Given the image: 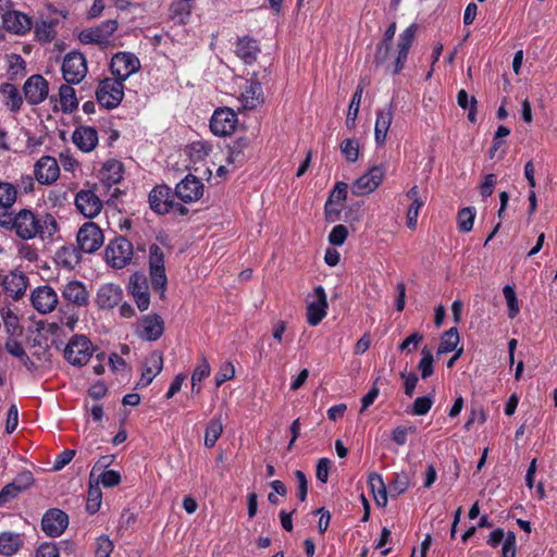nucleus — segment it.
<instances>
[{"label": "nucleus", "mask_w": 557, "mask_h": 557, "mask_svg": "<svg viewBox=\"0 0 557 557\" xmlns=\"http://www.w3.org/2000/svg\"><path fill=\"white\" fill-rule=\"evenodd\" d=\"M459 343V334L456 327L446 331L442 337L437 348L438 355H444L456 349Z\"/></svg>", "instance_id": "nucleus-40"}, {"label": "nucleus", "mask_w": 557, "mask_h": 557, "mask_svg": "<svg viewBox=\"0 0 557 557\" xmlns=\"http://www.w3.org/2000/svg\"><path fill=\"white\" fill-rule=\"evenodd\" d=\"M362 94H363V86L361 84H359L352 98H351V101H350V104L348 108L347 117H346V126L350 129L354 128L356 125V120L358 116V112H359V108H360V103H361V99H362Z\"/></svg>", "instance_id": "nucleus-39"}, {"label": "nucleus", "mask_w": 557, "mask_h": 557, "mask_svg": "<svg viewBox=\"0 0 557 557\" xmlns=\"http://www.w3.org/2000/svg\"><path fill=\"white\" fill-rule=\"evenodd\" d=\"M75 206L87 219L96 218L102 210V201L92 189H82L75 196Z\"/></svg>", "instance_id": "nucleus-14"}, {"label": "nucleus", "mask_w": 557, "mask_h": 557, "mask_svg": "<svg viewBox=\"0 0 557 557\" xmlns=\"http://www.w3.org/2000/svg\"><path fill=\"white\" fill-rule=\"evenodd\" d=\"M516 534L511 531H508L507 539L502 547V557H516Z\"/></svg>", "instance_id": "nucleus-62"}, {"label": "nucleus", "mask_w": 557, "mask_h": 557, "mask_svg": "<svg viewBox=\"0 0 557 557\" xmlns=\"http://www.w3.org/2000/svg\"><path fill=\"white\" fill-rule=\"evenodd\" d=\"M1 285L9 296L18 299L28 287V278L23 272L14 270L1 277Z\"/></svg>", "instance_id": "nucleus-22"}, {"label": "nucleus", "mask_w": 557, "mask_h": 557, "mask_svg": "<svg viewBox=\"0 0 557 557\" xmlns=\"http://www.w3.org/2000/svg\"><path fill=\"white\" fill-rule=\"evenodd\" d=\"M475 218V209L473 207H467L459 210L457 215L458 228L460 232H470L473 227Z\"/></svg>", "instance_id": "nucleus-46"}, {"label": "nucleus", "mask_w": 557, "mask_h": 557, "mask_svg": "<svg viewBox=\"0 0 557 557\" xmlns=\"http://www.w3.org/2000/svg\"><path fill=\"white\" fill-rule=\"evenodd\" d=\"M503 294H504V297H505L507 306H508V315H509V318L512 319L519 313V310H520L515 289L510 285H506L503 288Z\"/></svg>", "instance_id": "nucleus-53"}, {"label": "nucleus", "mask_w": 557, "mask_h": 557, "mask_svg": "<svg viewBox=\"0 0 557 557\" xmlns=\"http://www.w3.org/2000/svg\"><path fill=\"white\" fill-rule=\"evenodd\" d=\"M102 492L97 484L90 482L86 502V510L89 513H96L101 507Z\"/></svg>", "instance_id": "nucleus-44"}, {"label": "nucleus", "mask_w": 557, "mask_h": 557, "mask_svg": "<svg viewBox=\"0 0 557 557\" xmlns=\"http://www.w3.org/2000/svg\"><path fill=\"white\" fill-rule=\"evenodd\" d=\"M235 376V367L232 362H224L214 376L216 387Z\"/></svg>", "instance_id": "nucleus-55"}, {"label": "nucleus", "mask_w": 557, "mask_h": 557, "mask_svg": "<svg viewBox=\"0 0 557 557\" xmlns=\"http://www.w3.org/2000/svg\"><path fill=\"white\" fill-rule=\"evenodd\" d=\"M72 84H63L59 88L60 106L63 112H73L78 107V99Z\"/></svg>", "instance_id": "nucleus-35"}, {"label": "nucleus", "mask_w": 557, "mask_h": 557, "mask_svg": "<svg viewBox=\"0 0 557 557\" xmlns=\"http://www.w3.org/2000/svg\"><path fill=\"white\" fill-rule=\"evenodd\" d=\"M133 255V245L125 237H117L111 240L106 247V261L116 269H122L129 264Z\"/></svg>", "instance_id": "nucleus-4"}, {"label": "nucleus", "mask_w": 557, "mask_h": 557, "mask_svg": "<svg viewBox=\"0 0 557 557\" xmlns=\"http://www.w3.org/2000/svg\"><path fill=\"white\" fill-rule=\"evenodd\" d=\"M2 24L8 32L16 35H24L32 28V21L26 14L10 8L3 11Z\"/></svg>", "instance_id": "nucleus-21"}, {"label": "nucleus", "mask_w": 557, "mask_h": 557, "mask_svg": "<svg viewBox=\"0 0 557 557\" xmlns=\"http://www.w3.org/2000/svg\"><path fill=\"white\" fill-rule=\"evenodd\" d=\"M171 199V189L168 186H157L149 194L150 207L159 214L169 213Z\"/></svg>", "instance_id": "nucleus-29"}, {"label": "nucleus", "mask_w": 557, "mask_h": 557, "mask_svg": "<svg viewBox=\"0 0 557 557\" xmlns=\"http://www.w3.org/2000/svg\"><path fill=\"white\" fill-rule=\"evenodd\" d=\"M60 169L54 158L41 157L35 164V176L40 184H52L59 177Z\"/></svg>", "instance_id": "nucleus-24"}, {"label": "nucleus", "mask_w": 557, "mask_h": 557, "mask_svg": "<svg viewBox=\"0 0 557 557\" xmlns=\"http://www.w3.org/2000/svg\"><path fill=\"white\" fill-rule=\"evenodd\" d=\"M223 432V425L220 419H212L206 429L205 445L213 447Z\"/></svg>", "instance_id": "nucleus-43"}, {"label": "nucleus", "mask_w": 557, "mask_h": 557, "mask_svg": "<svg viewBox=\"0 0 557 557\" xmlns=\"http://www.w3.org/2000/svg\"><path fill=\"white\" fill-rule=\"evenodd\" d=\"M149 264L151 268H164V255L162 249L153 245L150 247Z\"/></svg>", "instance_id": "nucleus-64"}, {"label": "nucleus", "mask_w": 557, "mask_h": 557, "mask_svg": "<svg viewBox=\"0 0 557 557\" xmlns=\"http://www.w3.org/2000/svg\"><path fill=\"white\" fill-rule=\"evenodd\" d=\"M96 97L100 106L114 109L124 97V85L121 81L107 77L99 83Z\"/></svg>", "instance_id": "nucleus-5"}, {"label": "nucleus", "mask_w": 557, "mask_h": 557, "mask_svg": "<svg viewBox=\"0 0 557 557\" xmlns=\"http://www.w3.org/2000/svg\"><path fill=\"white\" fill-rule=\"evenodd\" d=\"M69 524L67 515L60 509L48 510L41 520L42 531L49 536L61 535Z\"/></svg>", "instance_id": "nucleus-18"}, {"label": "nucleus", "mask_w": 557, "mask_h": 557, "mask_svg": "<svg viewBox=\"0 0 557 557\" xmlns=\"http://www.w3.org/2000/svg\"><path fill=\"white\" fill-rule=\"evenodd\" d=\"M55 260L63 268L72 269L79 262V257L75 248L64 246L58 249Z\"/></svg>", "instance_id": "nucleus-38"}, {"label": "nucleus", "mask_w": 557, "mask_h": 557, "mask_svg": "<svg viewBox=\"0 0 557 557\" xmlns=\"http://www.w3.org/2000/svg\"><path fill=\"white\" fill-rule=\"evenodd\" d=\"M176 196L184 202H195L203 195V184L194 175H187L175 187Z\"/></svg>", "instance_id": "nucleus-19"}, {"label": "nucleus", "mask_w": 557, "mask_h": 557, "mask_svg": "<svg viewBox=\"0 0 557 557\" xmlns=\"http://www.w3.org/2000/svg\"><path fill=\"white\" fill-rule=\"evenodd\" d=\"M121 482V474L115 470H106L97 479L96 484L101 483L104 487H113Z\"/></svg>", "instance_id": "nucleus-56"}, {"label": "nucleus", "mask_w": 557, "mask_h": 557, "mask_svg": "<svg viewBox=\"0 0 557 557\" xmlns=\"http://www.w3.org/2000/svg\"><path fill=\"white\" fill-rule=\"evenodd\" d=\"M72 140L83 152H90L98 145V133L91 126H79L73 132Z\"/></svg>", "instance_id": "nucleus-27"}, {"label": "nucleus", "mask_w": 557, "mask_h": 557, "mask_svg": "<svg viewBox=\"0 0 557 557\" xmlns=\"http://www.w3.org/2000/svg\"><path fill=\"white\" fill-rule=\"evenodd\" d=\"M264 100L261 82L258 76L253 74L249 79L246 81L240 89L238 101L240 109L253 110L260 106Z\"/></svg>", "instance_id": "nucleus-10"}, {"label": "nucleus", "mask_w": 557, "mask_h": 557, "mask_svg": "<svg viewBox=\"0 0 557 557\" xmlns=\"http://www.w3.org/2000/svg\"><path fill=\"white\" fill-rule=\"evenodd\" d=\"M140 69L139 59L131 52H117L110 62V70L114 79L124 83L129 76Z\"/></svg>", "instance_id": "nucleus-6"}, {"label": "nucleus", "mask_w": 557, "mask_h": 557, "mask_svg": "<svg viewBox=\"0 0 557 557\" xmlns=\"http://www.w3.org/2000/svg\"><path fill=\"white\" fill-rule=\"evenodd\" d=\"M30 300L33 307L40 313H50L52 312L58 302L59 297L57 292L48 285H42L36 287L30 295Z\"/></svg>", "instance_id": "nucleus-15"}, {"label": "nucleus", "mask_w": 557, "mask_h": 557, "mask_svg": "<svg viewBox=\"0 0 557 557\" xmlns=\"http://www.w3.org/2000/svg\"><path fill=\"white\" fill-rule=\"evenodd\" d=\"M23 545L21 534L13 532H2L0 534V554L12 556L16 554Z\"/></svg>", "instance_id": "nucleus-32"}, {"label": "nucleus", "mask_w": 557, "mask_h": 557, "mask_svg": "<svg viewBox=\"0 0 557 557\" xmlns=\"http://www.w3.org/2000/svg\"><path fill=\"white\" fill-rule=\"evenodd\" d=\"M432 405L433 398L431 396L418 397L412 405L411 413L414 416H424L430 411Z\"/></svg>", "instance_id": "nucleus-57"}, {"label": "nucleus", "mask_w": 557, "mask_h": 557, "mask_svg": "<svg viewBox=\"0 0 557 557\" xmlns=\"http://www.w3.org/2000/svg\"><path fill=\"white\" fill-rule=\"evenodd\" d=\"M348 236V230L345 225H335L329 234V242L334 246H342Z\"/></svg>", "instance_id": "nucleus-58"}, {"label": "nucleus", "mask_w": 557, "mask_h": 557, "mask_svg": "<svg viewBox=\"0 0 557 557\" xmlns=\"http://www.w3.org/2000/svg\"><path fill=\"white\" fill-rule=\"evenodd\" d=\"M129 295L140 311H146L150 306L149 285L143 273H134L129 277L127 286Z\"/></svg>", "instance_id": "nucleus-13"}, {"label": "nucleus", "mask_w": 557, "mask_h": 557, "mask_svg": "<svg viewBox=\"0 0 557 557\" xmlns=\"http://www.w3.org/2000/svg\"><path fill=\"white\" fill-rule=\"evenodd\" d=\"M35 557H60V550L54 543H42L36 549Z\"/></svg>", "instance_id": "nucleus-63"}, {"label": "nucleus", "mask_w": 557, "mask_h": 557, "mask_svg": "<svg viewBox=\"0 0 557 557\" xmlns=\"http://www.w3.org/2000/svg\"><path fill=\"white\" fill-rule=\"evenodd\" d=\"M410 485V479L407 473L396 474L394 481L389 485V493L392 496H398L405 493Z\"/></svg>", "instance_id": "nucleus-49"}, {"label": "nucleus", "mask_w": 557, "mask_h": 557, "mask_svg": "<svg viewBox=\"0 0 557 557\" xmlns=\"http://www.w3.org/2000/svg\"><path fill=\"white\" fill-rule=\"evenodd\" d=\"M61 71L62 77L66 83L79 84L88 72L86 58L77 51L69 52L63 58Z\"/></svg>", "instance_id": "nucleus-3"}, {"label": "nucleus", "mask_w": 557, "mask_h": 557, "mask_svg": "<svg viewBox=\"0 0 557 557\" xmlns=\"http://www.w3.org/2000/svg\"><path fill=\"white\" fill-rule=\"evenodd\" d=\"M29 354L35 364V371L47 368L51 362V354L45 346H33Z\"/></svg>", "instance_id": "nucleus-42"}, {"label": "nucleus", "mask_w": 557, "mask_h": 557, "mask_svg": "<svg viewBox=\"0 0 557 557\" xmlns=\"http://www.w3.org/2000/svg\"><path fill=\"white\" fill-rule=\"evenodd\" d=\"M104 237L101 228L94 222H86L77 233V244L87 253L95 252L103 244Z\"/></svg>", "instance_id": "nucleus-11"}, {"label": "nucleus", "mask_w": 557, "mask_h": 557, "mask_svg": "<svg viewBox=\"0 0 557 557\" xmlns=\"http://www.w3.org/2000/svg\"><path fill=\"white\" fill-rule=\"evenodd\" d=\"M123 290L115 284H104L99 287L96 295V305L101 310H110L121 302Z\"/></svg>", "instance_id": "nucleus-25"}, {"label": "nucleus", "mask_w": 557, "mask_h": 557, "mask_svg": "<svg viewBox=\"0 0 557 557\" xmlns=\"http://www.w3.org/2000/svg\"><path fill=\"white\" fill-rule=\"evenodd\" d=\"M433 355L431 352V350L426 349V348H423L422 349V358L419 362V370L421 372V377L422 379H428L429 376H431L433 374Z\"/></svg>", "instance_id": "nucleus-54"}, {"label": "nucleus", "mask_w": 557, "mask_h": 557, "mask_svg": "<svg viewBox=\"0 0 557 557\" xmlns=\"http://www.w3.org/2000/svg\"><path fill=\"white\" fill-rule=\"evenodd\" d=\"M341 151L348 162H356L359 158V141L355 138L343 140Z\"/></svg>", "instance_id": "nucleus-47"}, {"label": "nucleus", "mask_w": 557, "mask_h": 557, "mask_svg": "<svg viewBox=\"0 0 557 557\" xmlns=\"http://www.w3.org/2000/svg\"><path fill=\"white\" fill-rule=\"evenodd\" d=\"M13 231L24 240L39 237L51 238L58 232V223L51 214H36L29 209H22L15 213Z\"/></svg>", "instance_id": "nucleus-1"}, {"label": "nucleus", "mask_w": 557, "mask_h": 557, "mask_svg": "<svg viewBox=\"0 0 557 557\" xmlns=\"http://www.w3.org/2000/svg\"><path fill=\"white\" fill-rule=\"evenodd\" d=\"M187 1L177 0L170 5V15L173 21L185 24L190 17L191 9Z\"/></svg>", "instance_id": "nucleus-41"}, {"label": "nucleus", "mask_w": 557, "mask_h": 557, "mask_svg": "<svg viewBox=\"0 0 557 557\" xmlns=\"http://www.w3.org/2000/svg\"><path fill=\"white\" fill-rule=\"evenodd\" d=\"M164 331V323L160 315L150 313L139 319L136 326V334L149 342H154L161 337Z\"/></svg>", "instance_id": "nucleus-17"}, {"label": "nucleus", "mask_w": 557, "mask_h": 557, "mask_svg": "<svg viewBox=\"0 0 557 557\" xmlns=\"http://www.w3.org/2000/svg\"><path fill=\"white\" fill-rule=\"evenodd\" d=\"M36 37L40 41H50L54 37V25L52 22L41 21L35 26Z\"/></svg>", "instance_id": "nucleus-51"}, {"label": "nucleus", "mask_w": 557, "mask_h": 557, "mask_svg": "<svg viewBox=\"0 0 557 557\" xmlns=\"http://www.w3.org/2000/svg\"><path fill=\"white\" fill-rule=\"evenodd\" d=\"M15 200V187L9 183H0V206L12 207Z\"/></svg>", "instance_id": "nucleus-52"}, {"label": "nucleus", "mask_w": 557, "mask_h": 557, "mask_svg": "<svg viewBox=\"0 0 557 557\" xmlns=\"http://www.w3.org/2000/svg\"><path fill=\"white\" fill-rule=\"evenodd\" d=\"M113 542L108 535H100L96 540L95 557H110L113 552Z\"/></svg>", "instance_id": "nucleus-50"}, {"label": "nucleus", "mask_w": 557, "mask_h": 557, "mask_svg": "<svg viewBox=\"0 0 557 557\" xmlns=\"http://www.w3.org/2000/svg\"><path fill=\"white\" fill-rule=\"evenodd\" d=\"M117 29L116 20H108L97 27L88 28L81 32L78 38L84 45L96 44L99 46H107L114 32Z\"/></svg>", "instance_id": "nucleus-9"}, {"label": "nucleus", "mask_w": 557, "mask_h": 557, "mask_svg": "<svg viewBox=\"0 0 557 557\" xmlns=\"http://www.w3.org/2000/svg\"><path fill=\"white\" fill-rule=\"evenodd\" d=\"M94 354L91 342L84 335H74L64 348V358L73 366L86 364Z\"/></svg>", "instance_id": "nucleus-2"}, {"label": "nucleus", "mask_w": 557, "mask_h": 557, "mask_svg": "<svg viewBox=\"0 0 557 557\" xmlns=\"http://www.w3.org/2000/svg\"><path fill=\"white\" fill-rule=\"evenodd\" d=\"M124 168L117 160L107 161L101 171L100 178L107 186L119 184L123 178Z\"/></svg>", "instance_id": "nucleus-30"}, {"label": "nucleus", "mask_w": 557, "mask_h": 557, "mask_svg": "<svg viewBox=\"0 0 557 557\" xmlns=\"http://www.w3.org/2000/svg\"><path fill=\"white\" fill-rule=\"evenodd\" d=\"M163 369V356L160 351L150 352L144 363L141 369V375L139 381L137 382L138 387H147L153 379L162 371Z\"/></svg>", "instance_id": "nucleus-20"}, {"label": "nucleus", "mask_w": 557, "mask_h": 557, "mask_svg": "<svg viewBox=\"0 0 557 557\" xmlns=\"http://www.w3.org/2000/svg\"><path fill=\"white\" fill-rule=\"evenodd\" d=\"M424 206L423 202L411 203L407 210L406 225L410 230H416L418 226V216L420 209Z\"/></svg>", "instance_id": "nucleus-59"}, {"label": "nucleus", "mask_w": 557, "mask_h": 557, "mask_svg": "<svg viewBox=\"0 0 557 557\" xmlns=\"http://www.w3.org/2000/svg\"><path fill=\"white\" fill-rule=\"evenodd\" d=\"M237 125V115L230 108L216 109L210 120V128L216 136L232 135Z\"/></svg>", "instance_id": "nucleus-12"}, {"label": "nucleus", "mask_w": 557, "mask_h": 557, "mask_svg": "<svg viewBox=\"0 0 557 557\" xmlns=\"http://www.w3.org/2000/svg\"><path fill=\"white\" fill-rule=\"evenodd\" d=\"M393 117L394 110L392 104L377 111L374 126V138L377 146L385 144Z\"/></svg>", "instance_id": "nucleus-28"}, {"label": "nucleus", "mask_w": 557, "mask_h": 557, "mask_svg": "<svg viewBox=\"0 0 557 557\" xmlns=\"http://www.w3.org/2000/svg\"><path fill=\"white\" fill-rule=\"evenodd\" d=\"M260 52L258 42L248 37L240 38L236 46V54L245 63L251 64L257 60V57Z\"/></svg>", "instance_id": "nucleus-31"}, {"label": "nucleus", "mask_w": 557, "mask_h": 557, "mask_svg": "<svg viewBox=\"0 0 557 557\" xmlns=\"http://www.w3.org/2000/svg\"><path fill=\"white\" fill-rule=\"evenodd\" d=\"M150 276L152 281V285L157 289H163L168 283V278L165 275L164 268H151L150 269Z\"/></svg>", "instance_id": "nucleus-61"}, {"label": "nucleus", "mask_w": 557, "mask_h": 557, "mask_svg": "<svg viewBox=\"0 0 557 557\" xmlns=\"http://www.w3.org/2000/svg\"><path fill=\"white\" fill-rule=\"evenodd\" d=\"M416 33H417V25L411 24L399 35L398 55L395 60V67L393 71L395 74L399 73L404 69L405 61L408 57L410 47L412 46Z\"/></svg>", "instance_id": "nucleus-26"}, {"label": "nucleus", "mask_w": 557, "mask_h": 557, "mask_svg": "<svg viewBox=\"0 0 557 557\" xmlns=\"http://www.w3.org/2000/svg\"><path fill=\"white\" fill-rule=\"evenodd\" d=\"M347 197V184L343 182L336 183L335 187L333 188L329 200L332 203L339 205L342 203Z\"/></svg>", "instance_id": "nucleus-60"}, {"label": "nucleus", "mask_w": 557, "mask_h": 557, "mask_svg": "<svg viewBox=\"0 0 557 557\" xmlns=\"http://www.w3.org/2000/svg\"><path fill=\"white\" fill-rule=\"evenodd\" d=\"M457 102L458 106L462 109H469L468 119L470 122H475L476 99L472 96H469L466 90L461 89L457 95Z\"/></svg>", "instance_id": "nucleus-45"}, {"label": "nucleus", "mask_w": 557, "mask_h": 557, "mask_svg": "<svg viewBox=\"0 0 557 557\" xmlns=\"http://www.w3.org/2000/svg\"><path fill=\"white\" fill-rule=\"evenodd\" d=\"M60 292L62 298L74 307H86L89 304V292L81 281L72 280L64 283Z\"/></svg>", "instance_id": "nucleus-16"}, {"label": "nucleus", "mask_w": 557, "mask_h": 557, "mask_svg": "<svg viewBox=\"0 0 557 557\" xmlns=\"http://www.w3.org/2000/svg\"><path fill=\"white\" fill-rule=\"evenodd\" d=\"M368 483L377 506L385 507L387 504V492L382 476L377 473H371Z\"/></svg>", "instance_id": "nucleus-37"}, {"label": "nucleus", "mask_w": 557, "mask_h": 557, "mask_svg": "<svg viewBox=\"0 0 557 557\" xmlns=\"http://www.w3.org/2000/svg\"><path fill=\"white\" fill-rule=\"evenodd\" d=\"M209 147L206 143L196 141L187 147L188 156L194 163L202 161L209 154Z\"/></svg>", "instance_id": "nucleus-48"}, {"label": "nucleus", "mask_w": 557, "mask_h": 557, "mask_svg": "<svg viewBox=\"0 0 557 557\" xmlns=\"http://www.w3.org/2000/svg\"><path fill=\"white\" fill-rule=\"evenodd\" d=\"M21 479H25V484L17 485V483L13 481L2 488L0 492V506L16 497L18 493L26 490L33 483V476L29 472L21 473Z\"/></svg>", "instance_id": "nucleus-33"}, {"label": "nucleus", "mask_w": 557, "mask_h": 557, "mask_svg": "<svg viewBox=\"0 0 557 557\" xmlns=\"http://www.w3.org/2000/svg\"><path fill=\"white\" fill-rule=\"evenodd\" d=\"M48 92V82L41 75H33L24 84L25 98L30 104L42 102Z\"/></svg>", "instance_id": "nucleus-23"}, {"label": "nucleus", "mask_w": 557, "mask_h": 557, "mask_svg": "<svg viewBox=\"0 0 557 557\" xmlns=\"http://www.w3.org/2000/svg\"><path fill=\"white\" fill-rule=\"evenodd\" d=\"M211 373V367L206 357H201L191 374V393L199 395L201 392V382Z\"/></svg>", "instance_id": "nucleus-34"}, {"label": "nucleus", "mask_w": 557, "mask_h": 557, "mask_svg": "<svg viewBox=\"0 0 557 557\" xmlns=\"http://www.w3.org/2000/svg\"><path fill=\"white\" fill-rule=\"evenodd\" d=\"M0 322L3 323L7 333L11 336L17 335L22 331L17 314L7 306L0 308Z\"/></svg>", "instance_id": "nucleus-36"}, {"label": "nucleus", "mask_w": 557, "mask_h": 557, "mask_svg": "<svg viewBox=\"0 0 557 557\" xmlns=\"http://www.w3.org/2000/svg\"><path fill=\"white\" fill-rule=\"evenodd\" d=\"M386 170L384 165H373L367 173L352 183L351 191L356 196L373 193L383 182Z\"/></svg>", "instance_id": "nucleus-8"}, {"label": "nucleus", "mask_w": 557, "mask_h": 557, "mask_svg": "<svg viewBox=\"0 0 557 557\" xmlns=\"http://www.w3.org/2000/svg\"><path fill=\"white\" fill-rule=\"evenodd\" d=\"M327 297L322 286H317L313 293L307 297V322L308 324L318 325L327 313Z\"/></svg>", "instance_id": "nucleus-7"}]
</instances>
